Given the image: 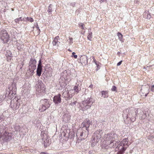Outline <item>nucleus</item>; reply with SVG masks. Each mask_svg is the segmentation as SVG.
I'll use <instances>...</instances> for the list:
<instances>
[{
    "label": "nucleus",
    "mask_w": 154,
    "mask_h": 154,
    "mask_svg": "<svg viewBox=\"0 0 154 154\" xmlns=\"http://www.w3.org/2000/svg\"><path fill=\"white\" fill-rule=\"evenodd\" d=\"M118 138L117 135L114 132L105 134L103 136L105 143L102 147L103 149H108L109 148H114L116 146V140Z\"/></svg>",
    "instance_id": "1"
},
{
    "label": "nucleus",
    "mask_w": 154,
    "mask_h": 154,
    "mask_svg": "<svg viewBox=\"0 0 154 154\" xmlns=\"http://www.w3.org/2000/svg\"><path fill=\"white\" fill-rule=\"evenodd\" d=\"M137 111L136 108H134L127 109L123 111L122 116L125 123H129L131 122H133L135 121Z\"/></svg>",
    "instance_id": "2"
},
{
    "label": "nucleus",
    "mask_w": 154,
    "mask_h": 154,
    "mask_svg": "<svg viewBox=\"0 0 154 154\" xmlns=\"http://www.w3.org/2000/svg\"><path fill=\"white\" fill-rule=\"evenodd\" d=\"M17 88L16 84L14 82L8 85V88L6 91L5 95H1L0 97L1 100L3 101L5 100L6 96L8 97L10 99L13 98L16 93Z\"/></svg>",
    "instance_id": "3"
},
{
    "label": "nucleus",
    "mask_w": 154,
    "mask_h": 154,
    "mask_svg": "<svg viewBox=\"0 0 154 154\" xmlns=\"http://www.w3.org/2000/svg\"><path fill=\"white\" fill-rule=\"evenodd\" d=\"M94 101V100L91 97L85 99V100L83 101L80 104V109L83 111L87 110L91 107Z\"/></svg>",
    "instance_id": "4"
},
{
    "label": "nucleus",
    "mask_w": 154,
    "mask_h": 154,
    "mask_svg": "<svg viewBox=\"0 0 154 154\" xmlns=\"http://www.w3.org/2000/svg\"><path fill=\"white\" fill-rule=\"evenodd\" d=\"M130 143L128 142V138L123 139L116 148V149H118L119 152L117 154H122L128 148Z\"/></svg>",
    "instance_id": "5"
},
{
    "label": "nucleus",
    "mask_w": 154,
    "mask_h": 154,
    "mask_svg": "<svg viewBox=\"0 0 154 154\" xmlns=\"http://www.w3.org/2000/svg\"><path fill=\"white\" fill-rule=\"evenodd\" d=\"M130 143L128 142V138L123 139L116 148V149H118L119 152L117 154H122L128 148Z\"/></svg>",
    "instance_id": "6"
},
{
    "label": "nucleus",
    "mask_w": 154,
    "mask_h": 154,
    "mask_svg": "<svg viewBox=\"0 0 154 154\" xmlns=\"http://www.w3.org/2000/svg\"><path fill=\"white\" fill-rule=\"evenodd\" d=\"M36 95L40 97L44 95L45 94L46 88L45 85L41 80H38L37 84Z\"/></svg>",
    "instance_id": "7"
},
{
    "label": "nucleus",
    "mask_w": 154,
    "mask_h": 154,
    "mask_svg": "<svg viewBox=\"0 0 154 154\" xmlns=\"http://www.w3.org/2000/svg\"><path fill=\"white\" fill-rule=\"evenodd\" d=\"M50 100L46 99H42L40 100L41 105L39 108L41 112H43L48 109L50 106Z\"/></svg>",
    "instance_id": "8"
},
{
    "label": "nucleus",
    "mask_w": 154,
    "mask_h": 154,
    "mask_svg": "<svg viewBox=\"0 0 154 154\" xmlns=\"http://www.w3.org/2000/svg\"><path fill=\"white\" fill-rule=\"evenodd\" d=\"M20 102L21 100L15 97L13 100H11L10 106L14 110H17L20 106Z\"/></svg>",
    "instance_id": "9"
},
{
    "label": "nucleus",
    "mask_w": 154,
    "mask_h": 154,
    "mask_svg": "<svg viewBox=\"0 0 154 154\" xmlns=\"http://www.w3.org/2000/svg\"><path fill=\"white\" fill-rule=\"evenodd\" d=\"M89 131L85 130H83L81 128H79L76 133V136L77 137H81V139L82 140V139H85L86 138L88 135Z\"/></svg>",
    "instance_id": "10"
},
{
    "label": "nucleus",
    "mask_w": 154,
    "mask_h": 154,
    "mask_svg": "<svg viewBox=\"0 0 154 154\" xmlns=\"http://www.w3.org/2000/svg\"><path fill=\"white\" fill-rule=\"evenodd\" d=\"M103 133V132L102 130H98L96 131L92 137L93 142H98L99 140L101 138Z\"/></svg>",
    "instance_id": "11"
},
{
    "label": "nucleus",
    "mask_w": 154,
    "mask_h": 154,
    "mask_svg": "<svg viewBox=\"0 0 154 154\" xmlns=\"http://www.w3.org/2000/svg\"><path fill=\"white\" fill-rule=\"evenodd\" d=\"M36 61L35 59L31 58L30 59L29 63V69L30 72H33L36 67Z\"/></svg>",
    "instance_id": "12"
},
{
    "label": "nucleus",
    "mask_w": 154,
    "mask_h": 154,
    "mask_svg": "<svg viewBox=\"0 0 154 154\" xmlns=\"http://www.w3.org/2000/svg\"><path fill=\"white\" fill-rule=\"evenodd\" d=\"M0 39L3 41V42L4 43L8 42L9 36L6 31H2L0 33Z\"/></svg>",
    "instance_id": "13"
},
{
    "label": "nucleus",
    "mask_w": 154,
    "mask_h": 154,
    "mask_svg": "<svg viewBox=\"0 0 154 154\" xmlns=\"http://www.w3.org/2000/svg\"><path fill=\"white\" fill-rule=\"evenodd\" d=\"M90 121L89 119H87L82 122L81 125V127L79 128H81L83 130H86L89 131L88 128L90 126Z\"/></svg>",
    "instance_id": "14"
},
{
    "label": "nucleus",
    "mask_w": 154,
    "mask_h": 154,
    "mask_svg": "<svg viewBox=\"0 0 154 154\" xmlns=\"http://www.w3.org/2000/svg\"><path fill=\"white\" fill-rule=\"evenodd\" d=\"M61 101V95L58 94L57 95H55L53 97V101L56 105L60 103Z\"/></svg>",
    "instance_id": "15"
},
{
    "label": "nucleus",
    "mask_w": 154,
    "mask_h": 154,
    "mask_svg": "<svg viewBox=\"0 0 154 154\" xmlns=\"http://www.w3.org/2000/svg\"><path fill=\"white\" fill-rule=\"evenodd\" d=\"M42 67L41 60H40L38 62L36 71L37 75L38 76H40L41 75L42 71Z\"/></svg>",
    "instance_id": "16"
},
{
    "label": "nucleus",
    "mask_w": 154,
    "mask_h": 154,
    "mask_svg": "<svg viewBox=\"0 0 154 154\" xmlns=\"http://www.w3.org/2000/svg\"><path fill=\"white\" fill-rule=\"evenodd\" d=\"M73 91L72 90H70L69 91H67L64 92L63 94V95L65 98H72L74 95V94L72 93V92Z\"/></svg>",
    "instance_id": "17"
},
{
    "label": "nucleus",
    "mask_w": 154,
    "mask_h": 154,
    "mask_svg": "<svg viewBox=\"0 0 154 154\" xmlns=\"http://www.w3.org/2000/svg\"><path fill=\"white\" fill-rule=\"evenodd\" d=\"M12 135V133L11 132H8V131H5V132L2 135L7 140L11 139Z\"/></svg>",
    "instance_id": "18"
},
{
    "label": "nucleus",
    "mask_w": 154,
    "mask_h": 154,
    "mask_svg": "<svg viewBox=\"0 0 154 154\" xmlns=\"http://www.w3.org/2000/svg\"><path fill=\"white\" fill-rule=\"evenodd\" d=\"M80 62L81 63L85 65L88 63V59L87 56L85 55L82 56L80 57Z\"/></svg>",
    "instance_id": "19"
},
{
    "label": "nucleus",
    "mask_w": 154,
    "mask_h": 154,
    "mask_svg": "<svg viewBox=\"0 0 154 154\" xmlns=\"http://www.w3.org/2000/svg\"><path fill=\"white\" fill-rule=\"evenodd\" d=\"M70 117L71 116L69 113H65L63 116V120L65 122H67L70 120Z\"/></svg>",
    "instance_id": "20"
},
{
    "label": "nucleus",
    "mask_w": 154,
    "mask_h": 154,
    "mask_svg": "<svg viewBox=\"0 0 154 154\" xmlns=\"http://www.w3.org/2000/svg\"><path fill=\"white\" fill-rule=\"evenodd\" d=\"M16 46L17 49L20 51L23 50L24 47V45L23 44L22 42L20 40L17 41Z\"/></svg>",
    "instance_id": "21"
},
{
    "label": "nucleus",
    "mask_w": 154,
    "mask_h": 154,
    "mask_svg": "<svg viewBox=\"0 0 154 154\" xmlns=\"http://www.w3.org/2000/svg\"><path fill=\"white\" fill-rule=\"evenodd\" d=\"M140 111V113L139 114L140 115V119H144L146 118V114L143 111L139 109L138 112Z\"/></svg>",
    "instance_id": "22"
},
{
    "label": "nucleus",
    "mask_w": 154,
    "mask_h": 154,
    "mask_svg": "<svg viewBox=\"0 0 154 154\" xmlns=\"http://www.w3.org/2000/svg\"><path fill=\"white\" fill-rule=\"evenodd\" d=\"M69 129H65L61 132V136L63 137H68L69 135Z\"/></svg>",
    "instance_id": "23"
},
{
    "label": "nucleus",
    "mask_w": 154,
    "mask_h": 154,
    "mask_svg": "<svg viewBox=\"0 0 154 154\" xmlns=\"http://www.w3.org/2000/svg\"><path fill=\"white\" fill-rule=\"evenodd\" d=\"M59 39V37L58 36L56 37L52 42V44L53 46H58L60 44V42L58 41Z\"/></svg>",
    "instance_id": "24"
},
{
    "label": "nucleus",
    "mask_w": 154,
    "mask_h": 154,
    "mask_svg": "<svg viewBox=\"0 0 154 154\" xmlns=\"http://www.w3.org/2000/svg\"><path fill=\"white\" fill-rule=\"evenodd\" d=\"M41 135L42 140H44L45 139L49 137L48 136L46 131H42Z\"/></svg>",
    "instance_id": "25"
},
{
    "label": "nucleus",
    "mask_w": 154,
    "mask_h": 154,
    "mask_svg": "<svg viewBox=\"0 0 154 154\" xmlns=\"http://www.w3.org/2000/svg\"><path fill=\"white\" fill-rule=\"evenodd\" d=\"M42 140L43 141V143L45 146L47 147L50 144L49 137L45 139L44 140Z\"/></svg>",
    "instance_id": "26"
},
{
    "label": "nucleus",
    "mask_w": 154,
    "mask_h": 154,
    "mask_svg": "<svg viewBox=\"0 0 154 154\" xmlns=\"http://www.w3.org/2000/svg\"><path fill=\"white\" fill-rule=\"evenodd\" d=\"M143 16H144L145 18L148 19H149L151 17V15L149 13V11H145L144 12Z\"/></svg>",
    "instance_id": "27"
},
{
    "label": "nucleus",
    "mask_w": 154,
    "mask_h": 154,
    "mask_svg": "<svg viewBox=\"0 0 154 154\" xmlns=\"http://www.w3.org/2000/svg\"><path fill=\"white\" fill-rule=\"evenodd\" d=\"M15 131H19L20 133H22L23 131V128L20 127L19 125H16L14 127Z\"/></svg>",
    "instance_id": "28"
},
{
    "label": "nucleus",
    "mask_w": 154,
    "mask_h": 154,
    "mask_svg": "<svg viewBox=\"0 0 154 154\" xmlns=\"http://www.w3.org/2000/svg\"><path fill=\"white\" fill-rule=\"evenodd\" d=\"M73 90L75 93H78L81 90V88L79 87L78 85H76L74 87Z\"/></svg>",
    "instance_id": "29"
},
{
    "label": "nucleus",
    "mask_w": 154,
    "mask_h": 154,
    "mask_svg": "<svg viewBox=\"0 0 154 154\" xmlns=\"http://www.w3.org/2000/svg\"><path fill=\"white\" fill-rule=\"evenodd\" d=\"M102 95L104 98H107L108 97V92L107 91H102Z\"/></svg>",
    "instance_id": "30"
},
{
    "label": "nucleus",
    "mask_w": 154,
    "mask_h": 154,
    "mask_svg": "<svg viewBox=\"0 0 154 154\" xmlns=\"http://www.w3.org/2000/svg\"><path fill=\"white\" fill-rule=\"evenodd\" d=\"M92 32L91 30L88 31V34L87 36L88 39L90 41H91L92 38Z\"/></svg>",
    "instance_id": "31"
},
{
    "label": "nucleus",
    "mask_w": 154,
    "mask_h": 154,
    "mask_svg": "<svg viewBox=\"0 0 154 154\" xmlns=\"http://www.w3.org/2000/svg\"><path fill=\"white\" fill-rule=\"evenodd\" d=\"M117 36H118L119 39L120 41H122V35L119 32L117 33Z\"/></svg>",
    "instance_id": "32"
},
{
    "label": "nucleus",
    "mask_w": 154,
    "mask_h": 154,
    "mask_svg": "<svg viewBox=\"0 0 154 154\" xmlns=\"http://www.w3.org/2000/svg\"><path fill=\"white\" fill-rule=\"evenodd\" d=\"M52 5L51 4L48 7V12L49 14H51V12L52 11V8L51 7Z\"/></svg>",
    "instance_id": "33"
},
{
    "label": "nucleus",
    "mask_w": 154,
    "mask_h": 154,
    "mask_svg": "<svg viewBox=\"0 0 154 154\" xmlns=\"http://www.w3.org/2000/svg\"><path fill=\"white\" fill-rule=\"evenodd\" d=\"M23 20L22 19V17H20L19 18H17L14 20V21L16 23H19L20 21H22Z\"/></svg>",
    "instance_id": "34"
},
{
    "label": "nucleus",
    "mask_w": 154,
    "mask_h": 154,
    "mask_svg": "<svg viewBox=\"0 0 154 154\" xmlns=\"http://www.w3.org/2000/svg\"><path fill=\"white\" fill-rule=\"evenodd\" d=\"M34 26H35V27L37 29H38L39 32V34L40 33V29H39V27L38 26V23H34Z\"/></svg>",
    "instance_id": "35"
},
{
    "label": "nucleus",
    "mask_w": 154,
    "mask_h": 154,
    "mask_svg": "<svg viewBox=\"0 0 154 154\" xmlns=\"http://www.w3.org/2000/svg\"><path fill=\"white\" fill-rule=\"evenodd\" d=\"M86 154H91L92 152V151H89V150H86L85 152Z\"/></svg>",
    "instance_id": "36"
},
{
    "label": "nucleus",
    "mask_w": 154,
    "mask_h": 154,
    "mask_svg": "<svg viewBox=\"0 0 154 154\" xmlns=\"http://www.w3.org/2000/svg\"><path fill=\"white\" fill-rule=\"evenodd\" d=\"M27 20L31 22H32L34 20L32 18L27 17Z\"/></svg>",
    "instance_id": "37"
},
{
    "label": "nucleus",
    "mask_w": 154,
    "mask_h": 154,
    "mask_svg": "<svg viewBox=\"0 0 154 154\" xmlns=\"http://www.w3.org/2000/svg\"><path fill=\"white\" fill-rule=\"evenodd\" d=\"M69 42L70 45L73 43V38H69Z\"/></svg>",
    "instance_id": "38"
},
{
    "label": "nucleus",
    "mask_w": 154,
    "mask_h": 154,
    "mask_svg": "<svg viewBox=\"0 0 154 154\" xmlns=\"http://www.w3.org/2000/svg\"><path fill=\"white\" fill-rule=\"evenodd\" d=\"M6 55L7 56L10 57H12V54L10 51H9L8 53L6 54Z\"/></svg>",
    "instance_id": "39"
},
{
    "label": "nucleus",
    "mask_w": 154,
    "mask_h": 154,
    "mask_svg": "<svg viewBox=\"0 0 154 154\" xmlns=\"http://www.w3.org/2000/svg\"><path fill=\"white\" fill-rule=\"evenodd\" d=\"M84 24L82 23H80L79 24V26L82 29H84Z\"/></svg>",
    "instance_id": "40"
},
{
    "label": "nucleus",
    "mask_w": 154,
    "mask_h": 154,
    "mask_svg": "<svg viewBox=\"0 0 154 154\" xmlns=\"http://www.w3.org/2000/svg\"><path fill=\"white\" fill-rule=\"evenodd\" d=\"M116 87L115 86H113L111 89L112 91H116Z\"/></svg>",
    "instance_id": "41"
},
{
    "label": "nucleus",
    "mask_w": 154,
    "mask_h": 154,
    "mask_svg": "<svg viewBox=\"0 0 154 154\" xmlns=\"http://www.w3.org/2000/svg\"><path fill=\"white\" fill-rule=\"evenodd\" d=\"M76 103H77L76 101H75V102H71V103H69V105L72 106H74L76 104Z\"/></svg>",
    "instance_id": "42"
},
{
    "label": "nucleus",
    "mask_w": 154,
    "mask_h": 154,
    "mask_svg": "<svg viewBox=\"0 0 154 154\" xmlns=\"http://www.w3.org/2000/svg\"><path fill=\"white\" fill-rule=\"evenodd\" d=\"M72 57H73L75 58H77V56L76 55H75V53L74 52H73L72 53Z\"/></svg>",
    "instance_id": "43"
},
{
    "label": "nucleus",
    "mask_w": 154,
    "mask_h": 154,
    "mask_svg": "<svg viewBox=\"0 0 154 154\" xmlns=\"http://www.w3.org/2000/svg\"><path fill=\"white\" fill-rule=\"evenodd\" d=\"M151 91L153 92H154V85H152L151 86Z\"/></svg>",
    "instance_id": "44"
},
{
    "label": "nucleus",
    "mask_w": 154,
    "mask_h": 154,
    "mask_svg": "<svg viewBox=\"0 0 154 154\" xmlns=\"http://www.w3.org/2000/svg\"><path fill=\"white\" fill-rule=\"evenodd\" d=\"M95 64L97 66V68H98L99 66V62H95Z\"/></svg>",
    "instance_id": "45"
},
{
    "label": "nucleus",
    "mask_w": 154,
    "mask_h": 154,
    "mask_svg": "<svg viewBox=\"0 0 154 154\" xmlns=\"http://www.w3.org/2000/svg\"><path fill=\"white\" fill-rule=\"evenodd\" d=\"M122 62V61L121 60V61H120V62H118L117 64V66H120Z\"/></svg>",
    "instance_id": "46"
},
{
    "label": "nucleus",
    "mask_w": 154,
    "mask_h": 154,
    "mask_svg": "<svg viewBox=\"0 0 154 154\" xmlns=\"http://www.w3.org/2000/svg\"><path fill=\"white\" fill-rule=\"evenodd\" d=\"M70 5L71 6H72V7H74L75 5V2H73L70 3Z\"/></svg>",
    "instance_id": "47"
},
{
    "label": "nucleus",
    "mask_w": 154,
    "mask_h": 154,
    "mask_svg": "<svg viewBox=\"0 0 154 154\" xmlns=\"http://www.w3.org/2000/svg\"><path fill=\"white\" fill-rule=\"evenodd\" d=\"M106 0H100V2L101 3L102 2H106Z\"/></svg>",
    "instance_id": "48"
},
{
    "label": "nucleus",
    "mask_w": 154,
    "mask_h": 154,
    "mask_svg": "<svg viewBox=\"0 0 154 154\" xmlns=\"http://www.w3.org/2000/svg\"><path fill=\"white\" fill-rule=\"evenodd\" d=\"M93 61H94V63H95V62H97V61L96 60H95V58H94L93 57Z\"/></svg>",
    "instance_id": "49"
},
{
    "label": "nucleus",
    "mask_w": 154,
    "mask_h": 154,
    "mask_svg": "<svg viewBox=\"0 0 154 154\" xmlns=\"http://www.w3.org/2000/svg\"><path fill=\"white\" fill-rule=\"evenodd\" d=\"M93 85H91L89 86V87L90 88H93Z\"/></svg>",
    "instance_id": "50"
},
{
    "label": "nucleus",
    "mask_w": 154,
    "mask_h": 154,
    "mask_svg": "<svg viewBox=\"0 0 154 154\" xmlns=\"http://www.w3.org/2000/svg\"><path fill=\"white\" fill-rule=\"evenodd\" d=\"M148 94V93H147V94H145V97H146V96H147V94Z\"/></svg>",
    "instance_id": "51"
},
{
    "label": "nucleus",
    "mask_w": 154,
    "mask_h": 154,
    "mask_svg": "<svg viewBox=\"0 0 154 154\" xmlns=\"http://www.w3.org/2000/svg\"><path fill=\"white\" fill-rule=\"evenodd\" d=\"M120 52H118V53H117V54H120Z\"/></svg>",
    "instance_id": "52"
},
{
    "label": "nucleus",
    "mask_w": 154,
    "mask_h": 154,
    "mask_svg": "<svg viewBox=\"0 0 154 154\" xmlns=\"http://www.w3.org/2000/svg\"><path fill=\"white\" fill-rule=\"evenodd\" d=\"M68 51H71V50H70V49H68Z\"/></svg>",
    "instance_id": "53"
},
{
    "label": "nucleus",
    "mask_w": 154,
    "mask_h": 154,
    "mask_svg": "<svg viewBox=\"0 0 154 154\" xmlns=\"http://www.w3.org/2000/svg\"><path fill=\"white\" fill-rule=\"evenodd\" d=\"M34 27H35V26H33V28H34Z\"/></svg>",
    "instance_id": "54"
},
{
    "label": "nucleus",
    "mask_w": 154,
    "mask_h": 154,
    "mask_svg": "<svg viewBox=\"0 0 154 154\" xmlns=\"http://www.w3.org/2000/svg\"><path fill=\"white\" fill-rule=\"evenodd\" d=\"M98 69H97V70H98Z\"/></svg>",
    "instance_id": "55"
}]
</instances>
